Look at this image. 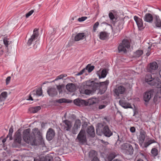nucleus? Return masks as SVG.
I'll return each instance as SVG.
<instances>
[{
    "mask_svg": "<svg viewBox=\"0 0 161 161\" xmlns=\"http://www.w3.org/2000/svg\"><path fill=\"white\" fill-rule=\"evenodd\" d=\"M109 83L108 80L100 82L99 83L95 82L94 81H87L85 87L86 88L81 93L86 95L92 94L94 93L97 94L102 95L106 91L107 86Z\"/></svg>",
    "mask_w": 161,
    "mask_h": 161,
    "instance_id": "nucleus-1",
    "label": "nucleus"
},
{
    "mask_svg": "<svg viewBox=\"0 0 161 161\" xmlns=\"http://www.w3.org/2000/svg\"><path fill=\"white\" fill-rule=\"evenodd\" d=\"M30 129H27L24 130L23 132V139L27 143L30 144L32 146H36L37 143L34 131H36L37 133L39 132L38 129L35 128L33 129V131L31 134L30 133Z\"/></svg>",
    "mask_w": 161,
    "mask_h": 161,
    "instance_id": "nucleus-2",
    "label": "nucleus"
},
{
    "mask_svg": "<svg viewBox=\"0 0 161 161\" xmlns=\"http://www.w3.org/2000/svg\"><path fill=\"white\" fill-rule=\"evenodd\" d=\"M97 134L101 136L102 134L107 137H110L113 135V132L109 129L108 125H104L103 123H98L96 129Z\"/></svg>",
    "mask_w": 161,
    "mask_h": 161,
    "instance_id": "nucleus-3",
    "label": "nucleus"
},
{
    "mask_svg": "<svg viewBox=\"0 0 161 161\" xmlns=\"http://www.w3.org/2000/svg\"><path fill=\"white\" fill-rule=\"evenodd\" d=\"M76 140L81 144H84L87 142L86 135L85 130L81 129L77 137Z\"/></svg>",
    "mask_w": 161,
    "mask_h": 161,
    "instance_id": "nucleus-4",
    "label": "nucleus"
},
{
    "mask_svg": "<svg viewBox=\"0 0 161 161\" xmlns=\"http://www.w3.org/2000/svg\"><path fill=\"white\" fill-rule=\"evenodd\" d=\"M12 147L14 148H19L20 147V128L14 134V142Z\"/></svg>",
    "mask_w": 161,
    "mask_h": 161,
    "instance_id": "nucleus-5",
    "label": "nucleus"
},
{
    "mask_svg": "<svg viewBox=\"0 0 161 161\" xmlns=\"http://www.w3.org/2000/svg\"><path fill=\"white\" fill-rule=\"evenodd\" d=\"M156 78L153 77L151 74H147L145 77V81L148 84L151 86H156Z\"/></svg>",
    "mask_w": 161,
    "mask_h": 161,
    "instance_id": "nucleus-6",
    "label": "nucleus"
},
{
    "mask_svg": "<svg viewBox=\"0 0 161 161\" xmlns=\"http://www.w3.org/2000/svg\"><path fill=\"white\" fill-rule=\"evenodd\" d=\"M156 92L154 89H151L145 92L143 95V99L146 102H149L150 99L155 94Z\"/></svg>",
    "mask_w": 161,
    "mask_h": 161,
    "instance_id": "nucleus-7",
    "label": "nucleus"
},
{
    "mask_svg": "<svg viewBox=\"0 0 161 161\" xmlns=\"http://www.w3.org/2000/svg\"><path fill=\"white\" fill-rule=\"evenodd\" d=\"M61 128L65 131H70L72 126L71 122L68 120H65L60 124Z\"/></svg>",
    "mask_w": 161,
    "mask_h": 161,
    "instance_id": "nucleus-8",
    "label": "nucleus"
},
{
    "mask_svg": "<svg viewBox=\"0 0 161 161\" xmlns=\"http://www.w3.org/2000/svg\"><path fill=\"white\" fill-rule=\"evenodd\" d=\"M39 36V33L38 31V29L35 28L33 31V33L32 36H31L28 41L27 44L28 46H30L31 45L32 43L35 41L36 39Z\"/></svg>",
    "mask_w": 161,
    "mask_h": 161,
    "instance_id": "nucleus-9",
    "label": "nucleus"
},
{
    "mask_svg": "<svg viewBox=\"0 0 161 161\" xmlns=\"http://www.w3.org/2000/svg\"><path fill=\"white\" fill-rule=\"evenodd\" d=\"M123 147L125 149L124 153L126 155H131L133 154L134 149L132 146L128 143L124 144Z\"/></svg>",
    "mask_w": 161,
    "mask_h": 161,
    "instance_id": "nucleus-10",
    "label": "nucleus"
},
{
    "mask_svg": "<svg viewBox=\"0 0 161 161\" xmlns=\"http://www.w3.org/2000/svg\"><path fill=\"white\" fill-rule=\"evenodd\" d=\"M126 91L125 87L122 85L117 86L114 90V92L115 95L119 96L120 94H123Z\"/></svg>",
    "mask_w": 161,
    "mask_h": 161,
    "instance_id": "nucleus-11",
    "label": "nucleus"
},
{
    "mask_svg": "<svg viewBox=\"0 0 161 161\" xmlns=\"http://www.w3.org/2000/svg\"><path fill=\"white\" fill-rule=\"evenodd\" d=\"M146 136L147 134L146 132L143 130H141L140 131V134L137 137L139 144L141 146H142Z\"/></svg>",
    "mask_w": 161,
    "mask_h": 161,
    "instance_id": "nucleus-12",
    "label": "nucleus"
},
{
    "mask_svg": "<svg viewBox=\"0 0 161 161\" xmlns=\"http://www.w3.org/2000/svg\"><path fill=\"white\" fill-rule=\"evenodd\" d=\"M55 135V132L54 130L52 128H50L47 132L46 139L49 141H51L54 137Z\"/></svg>",
    "mask_w": 161,
    "mask_h": 161,
    "instance_id": "nucleus-13",
    "label": "nucleus"
},
{
    "mask_svg": "<svg viewBox=\"0 0 161 161\" xmlns=\"http://www.w3.org/2000/svg\"><path fill=\"white\" fill-rule=\"evenodd\" d=\"M47 92L48 95L52 97H54L57 95V90L54 87H48Z\"/></svg>",
    "mask_w": 161,
    "mask_h": 161,
    "instance_id": "nucleus-14",
    "label": "nucleus"
},
{
    "mask_svg": "<svg viewBox=\"0 0 161 161\" xmlns=\"http://www.w3.org/2000/svg\"><path fill=\"white\" fill-rule=\"evenodd\" d=\"M158 65L156 62H154L150 64L149 67L148 69V71L152 73L153 70L157 69L158 68Z\"/></svg>",
    "mask_w": 161,
    "mask_h": 161,
    "instance_id": "nucleus-15",
    "label": "nucleus"
},
{
    "mask_svg": "<svg viewBox=\"0 0 161 161\" xmlns=\"http://www.w3.org/2000/svg\"><path fill=\"white\" fill-rule=\"evenodd\" d=\"M74 103L79 106H85V100L80 98L75 99L74 101Z\"/></svg>",
    "mask_w": 161,
    "mask_h": 161,
    "instance_id": "nucleus-16",
    "label": "nucleus"
},
{
    "mask_svg": "<svg viewBox=\"0 0 161 161\" xmlns=\"http://www.w3.org/2000/svg\"><path fill=\"white\" fill-rule=\"evenodd\" d=\"M119 103L121 106L125 108H132V107L130 103L126 102L124 100H120L119 101Z\"/></svg>",
    "mask_w": 161,
    "mask_h": 161,
    "instance_id": "nucleus-17",
    "label": "nucleus"
},
{
    "mask_svg": "<svg viewBox=\"0 0 161 161\" xmlns=\"http://www.w3.org/2000/svg\"><path fill=\"white\" fill-rule=\"evenodd\" d=\"M42 94V88H38L36 90H34L31 92V95H33V97L38 96H40Z\"/></svg>",
    "mask_w": 161,
    "mask_h": 161,
    "instance_id": "nucleus-18",
    "label": "nucleus"
},
{
    "mask_svg": "<svg viewBox=\"0 0 161 161\" xmlns=\"http://www.w3.org/2000/svg\"><path fill=\"white\" fill-rule=\"evenodd\" d=\"M14 130L13 129V127L12 126H11V127L9 129V133L8 135H7L6 137L4 138L2 140V142L4 143L6 141L8 137L9 138V140H12L13 139L12 136V134Z\"/></svg>",
    "mask_w": 161,
    "mask_h": 161,
    "instance_id": "nucleus-19",
    "label": "nucleus"
},
{
    "mask_svg": "<svg viewBox=\"0 0 161 161\" xmlns=\"http://www.w3.org/2000/svg\"><path fill=\"white\" fill-rule=\"evenodd\" d=\"M66 87L67 90L71 92H74L76 89L75 85L73 83H68L66 85Z\"/></svg>",
    "mask_w": 161,
    "mask_h": 161,
    "instance_id": "nucleus-20",
    "label": "nucleus"
},
{
    "mask_svg": "<svg viewBox=\"0 0 161 161\" xmlns=\"http://www.w3.org/2000/svg\"><path fill=\"white\" fill-rule=\"evenodd\" d=\"M86 132L91 136L94 137L95 136L94 127L93 126H89L87 128Z\"/></svg>",
    "mask_w": 161,
    "mask_h": 161,
    "instance_id": "nucleus-21",
    "label": "nucleus"
},
{
    "mask_svg": "<svg viewBox=\"0 0 161 161\" xmlns=\"http://www.w3.org/2000/svg\"><path fill=\"white\" fill-rule=\"evenodd\" d=\"M86 35L84 33H80L77 34L75 37V41H78L85 38Z\"/></svg>",
    "mask_w": 161,
    "mask_h": 161,
    "instance_id": "nucleus-22",
    "label": "nucleus"
},
{
    "mask_svg": "<svg viewBox=\"0 0 161 161\" xmlns=\"http://www.w3.org/2000/svg\"><path fill=\"white\" fill-rule=\"evenodd\" d=\"M7 96V93L6 92H2L0 95V105H2L4 104V101Z\"/></svg>",
    "mask_w": 161,
    "mask_h": 161,
    "instance_id": "nucleus-23",
    "label": "nucleus"
},
{
    "mask_svg": "<svg viewBox=\"0 0 161 161\" xmlns=\"http://www.w3.org/2000/svg\"><path fill=\"white\" fill-rule=\"evenodd\" d=\"M144 20L145 21L148 22H152L153 19L152 15L149 13L146 14L144 17Z\"/></svg>",
    "mask_w": 161,
    "mask_h": 161,
    "instance_id": "nucleus-24",
    "label": "nucleus"
},
{
    "mask_svg": "<svg viewBox=\"0 0 161 161\" xmlns=\"http://www.w3.org/2000/svg\"><path fill=\"white\" fill-rule=\"evenodd\" d=\"M134 19L136 22L139 28H142L143 26V22L142 19L135 16H134Z\"/></svg>",
    "mask_w": 161,
    "mask_h": 161,
    "instance_id": "nucleus-25",
    "label": "nucleus"
},
{
    "mask_svg": "<svg viewBox=\"0 0 161 161\" xmlns=\"http://www.w3.org/2000/svg\"><path fill=\"white\" fill-rule=\"evenodd\" d=\"M99 38L102 40H105L108 36V34L105 31H102L100 33L99 35Z\"/></svg>",
    "mask_w": 161,
    "mask_h": 161,
    "instance_id": "nucleus-26",
    "label": "nucleus"
},
{
    "mask_svg": "<svg viewBox=\"0 0 161 161\" xmlns=\"http://www.w3.org/2000/svg\"><path fill=\"white\" fill-rule=\"evenodd\" d=\"M154 23L157 27H161V20L158 16H156L154 19Z\"/></svg>",
    "mask_w": 161,
    "mask_h": 161,
    "instance_id": "nucleus-27",
    "label": "nucleus"
},
{
    "mask_svg": "<svg viewBox=\"0 0 161 161\" xmlns=\"http://www.w3.org/2000/svg\"><path fill=\"white\" fill-rule=\"evenodd\" d=\"M127 47H125L121 44H120L118 47L119 52V53H126L127 52Z\"/></svg>",
    "mask_w": 161,
    "mask_h": 161,
    "instance_id": "nucleus-28",
    "label": "nucleus"
},
{
    "mask_svg": "<svg viewBox=\"0 0 161 161\" xmlns=\"http://www.w3.org/2000/svg\"><path fill=\"white\" fill-rule=\"evenodd\" d=\"M96 103V100L94 98L90 99L88 101H85V106H91Z\"/></svg>",
    "mask_w": 161,
    "mask_h": 161,
    "instance_id": "nucleus-29",
    "label": "nucleus"
},
{
    "mask_svg": "<svg viewBox=\"0 0 161 161\" xmlns=\"http://www.w3.org/2000/svg\"><path fill=\"white\" fill-rule=\"evenodd\" d=\"M120 44L125 47H127V48H129L130 47V42L127 39H123L122 41V43Z\"/></svg>",
    "mask_w": 161,
    "mask_h": 161,
    "instance_id": "nucleus-30",
    "label": "nucleus"
},
{
    "mask_svg": "<svg viewBox=\"0 0 161 161\" xmlns=\"http://www.w3.org/2000/svg\"><path fill=\"white\" fill-rule=\"evenodd\" d=\"M107 74V71L106 69H103L102 71L101 75L98 74L99 79L104 78L106 77Z\"/></svg>",
    "mask_w": 161,
    "mask_h": 161,
    "instance_id": "nucleus-31",
    "label": "nucleus"
},
{
    "mask_svg": "<svg viewBox=\"0 0 161 161\" xmlns=\"http://www.w3.org/2000/svg\"><path fill=\"white\" fill-rule=\"evenodd\" d=\"M108 16L110 19L112 21L113 23L114 24L116 21V18L115 17L113 13L112 12H109Z\"/></svg>",
    "mask_w": 161,
    "mask_h": 161,
    "instance_id": "nucleus-32",
    "label": "nucleus"
},
{
    "mask_svg": "<svg viewBox=\"0 0 161 161\" xmlns=\"http://www.w3.org/2000/svg\"><path fill=\"white\" fill-rule=\"evenodd\" d=\"M97 152L94 150H92L90 151L89 153V156L90 158H95V157H97Z\"/></svg>",
    "mask_w": 161,
    "mask_h": 161,
    "instance_id": "nucleus-33",
    "label": "nucleus"
},
{
    "mask_svg": "<svg viewBox=\"0 0 161 161\" xmlns=\"http://www.w3.org/2000/svg\"><path fill=\"white\" fill-rule=\"evenodd\" d=\"M41 107L40 106L31 107L30 108V110L31 112L35 113L37 112L41 109Z\"/></svg>",
    "mask_w": 161,
    "mask_h": 161,
    "instance_id": "nucleus-34",
    "label": "nucleus"
},
{
    "mask_svg": "<svg viewBox=\"0 0 161 161\" xmlns=\"http://www.w3.org/2000/svg\"><path fill=\"white\" fill-rule=\"evenodd\" d=\"M67 76V75L66 74H63L60 75L58 76H57L56 79L53 81L52 82H53L56 81H57L58 80L60 79H64V77H66ZM65 79H64L65 80Z\"/></svg>",
    "mask_w": 161,
    "mask_h": 161,
    "instance_id": "nucleus-35",
    "label": "nucleus"
},
{
    "mask_svg": "<svg viewBox=\"0 0 161 161\" xmlns=\"http://www.w3.org/2000/svg\"><path fill=\"white\" fill-rule=\"evenodd\" d=\"M116 155L114 153H112L109 154L107 157L108 161H112V160L114 158Z\"/></svg>",
    "mask_w": 161,
    "mask_h": 161,
    "instance_id": "nucleus-36",
    "label": "nucleus"
},
{
    "mask_svg": "<svg viewBox=\"0 0 161 161\" xmlns=\"http://www.w3.org/2000/svg\"><path fill=\"white\" fill-rule=\"evenodd\" d=\"M95 66L93 65L91 66L90 64H88L86 67V70H88L89 73L91 72L94 69Z\"/></svg>",
    "mask_w": 161,
    "mask_h": 161,
    "instance_id": "nucleus-37",
    "label": "nucleus"
},
{
    "mask_svg": "<svg viewBox=\"0 0 161 161\" xmlns=\"http://www.w3.org/2000/svg\"><path fill=\"white\" fill-rule=\"evenodd\" d=\"M81 125V121L79 119H77L75 120V124H74V126L77 128H80Z\"/></svg>",
    "mask_w": 161,
    "mask_h": 161,
    "instance_id": "nucleus-38",
    "label": "nucleus"
},
{
    "mask_svg": "<svg viewBox=\"0 0 161 161\" xmlns=\"http://www.w3.org/2000/svg\"><path fill=\"white\" fill-rule=\"evenodd\" d=\"M143 51L141 50L137 51L134 53V56L138 58L141 56L143 54Z\"/></svg>",
    "mask_w": 161,
    "mask_h": 161,
    "instance_id": "nucleus-39",
    "label": "nucleus"
},
{
    "mask_svg": "<svg viewBox=\"0 0 161 161\" xmlns=\"http://www.w3.org/2000/svg\"><path fill=\"white\" fill-rule=\"evenodd\" d=\"M56 102L58 103H69V102L67 99L65 98H61L57 100L56 101Z\"/></svg>",
    "mask_w": 161,
    "mask_h": 161,
    "instance_id": "nucleus-40",
    "label": "nucleus"
},
{
    "mask_svg": "<svg viewBox=\"0 0 161 161\" xmlns=\"http://www.w3.org/2000/svg\"><path fill=\"white\" fill-rule=\"evenodd\" d=\"M151 153L153 156H156L158 154V150L156 148H153L151 150Z\"/></svg>",
    "mask_w": 161,
    "mask_h": 161,
    "instance_id": "nucleus-41",
    "label": "nucleus"
},
{
    "mask_svg": "<svg viewBox=\"0 0 161 161\" xmlns=\"http://www.w3.org/2000/svg\"><path fill=\"white\" fill-rule=\"evenodd\" d=\"M98 106V103H97L96 102L93 105L91 106V107L94 110L96 111L97 109Z\"/></svg>",
    "mask_w": 161,
    "mask_h": 161,
    "instance_id": "nucleus-42",
    "label": "nucleus"
},
{
    "mask_svg": "<svg viewBox=\"0 0 161 161\" xmlns=\"http://www.w3.org/2000/svg\"><path fill=\"white\" fill-rule=\"evenodd\" d=\"M78 129V128H77L74 127V126L72 128L71 130L72 133L74 134H76Z\"/></svg>",
    "mask_w": 161,
    "mask_h": 161,
    "instance_id": "nucleus-43",
    "label": "nucleus"
},
{
    "mask_svg": "<svg viewBox=\"0 0 161 161\" xmlns=\"http://www.w3.org/2000/svg\"><path fill=\"white\" fill-rule=\"evenodd\" d=\"M3 43L5 45L6 47V48L7 49H8V41L7 39H3Z\"/></svg>",
    "mask_w": 161,
    "mask_h": 161,
    "instance_id": "nucleus-44",
    "label": "nucleus"
},
{
    "mask_svg": "<svg viewBox=\"0 0 161 161\" xmlns=\"http://www.w3.org/2000/svg\"><path fill=\"white\" fill-rule=\"evenodd\" d=\"M99 25V22H97L95 23L93 25V30L94 31H96L97 30V29Z\"/></svg>",
    "mask_w": 161,
    "mask_h": 161,
    "instance_id": "nucleus-45",
    "label": "nucleus"
},
{
    "mask_svg": "<svg viewBox=\"0 0 161 161\" xmlns=\"http://www.w3.org/2000/svg\"><path fill=\"white\" fill-rule=\"evenodd\" d=\"M34 11L33 10H32L30 11L28 13L26 14V17L27 18H28L29 16H31L32 13L34 12Z\"/></svg>",
    "mask_w": 161,
    "mask_h": 161,
    "instance_id": "nucleus-46",
    "label": "nucleus"
},
{
    "mask_svg": "<svg viewBox=\"0 0 161 161\" xmlns=\"http://www.w3.org/2000/svg\"><path fill=\"white\" fill-rule=\"evenodd\" d=\"M11 77L10 76L8 77L6 80V85H8L10 82Z\"/></svg>",
    "mask_w": 161,
    "mask_h": 161,
    "instance_id": "nucleus-47",
    "label": "nucleus"
},
{
    "mask_svg": "<svg viewBox=\"0 0 161 161\" xmlns=\"http://www.w3.org/2000/svg\"><path fill=\"white\" fill-rule=\"evenodd\" d=\"M86 19V17H82L81 18H79L78 19V20L80 22L83 21L85 20Z\"/></svg>",
    "mask_w": 161,
    "mask_h": 161,
    "instance_id": "nucleus-48",
    "label": "nucleus"
},
{
    "mask_svg": "<svg viewBox=\"0 0 161 161\" xmlns=\"http://www.w3.org/2000/svg\"><path fill=\"white\" fill-rule=\"evenodd\" d=\"M57 88L58 90L59 93H60L62 92V85H59L57 86Z\"/></svg>",
    "mask_w": 161,
    "mask_h": 161,
    "instance_id": "nucleus-49",
    "label": "nucleus"
},
{
    "mask_svg": "<svg viewBox=\"0 0 161 161\" xmlns=\"http://www.w3.org/2000/svg\"><path fill=\"white\" fill-rule=\"evenodd\" d=\"M43 159H44V161H52L51 158L49 157H46Z\"/></svg>",
    "mask_w": 161,
    "mask_h": 161,
    "instance_id": "nucleus-50",
    "label": "nucleus"
},
{
    "mask_svg": "<svg viewBox=\"0 0 161 161\" xmlns=\"http://www.w3.org/2000/svg\"><path fill=\"white\" fill-rule=\"evenodd\" d=\"M130 131L132 133H134L135 132V131H136V129L133 126V127H131L130 128Z\"/></svg>",
    "mask_w": 161,
    "mask_h": 161,
    "instance_id": "nucleus-51",
    "label": "nucleus"
},
{
    "mask_svg": "<svg viewBox=\"0 0 161 161\" xmlns=\"http://www.w3.org/2000/svg\"><path fill=\"white\" fill-rule=\"evenodd\" d=\"M106 106L104 104L98 106V108L99 109H101L104 108Z\"/></svg>",
    "mask_w": 161,
    "mask_h": 161,
    "instance_id": "nucleus-52",
    "label": "nucleus"
},
{
    "mask_svg": "<svg viewBox=\"0 0 161 161\" xmlns=\"http://www.w3.org/2000/svg\"><path fill=\"white\" fill-rule=\"evenodd\" d=\"M149 143L151 144L153 143H155L156 142L154 140H150L148 141Z\"/></svg>",
    "mask_w": 161,
    "mask_h": 161,
    "instance_id": "nucleus-53",
    "label": "nucleus"
},
{
    "mask_svg": "<svg viewBox=\"0 0 161 161\" xmlns=\"http://www.w3.org/2000/svg\"><path fill=\"white\" fill-rule=\"evenodd\" d=\"M150 145V144L149 143L148 141L144 143V146L145 147H147Z\"/></svg>",
    "mask_w": 161,
    "mask_h": 161,
    "instance_id": "nucleus-54",
    "label": "nucleus"
},
{
    "mask_svg": "<svg viewBox=\"0 0 161 161\" xmlns=\"http://www.w3.org/2000/svg\"><path fill=\"white\" fill-rule=\"evenodd\" d=\"M91 161H99V160L97 157H95L92 159Z\"/></svg>",
    "mask_w": 161,
    "mask_h": 161,
    "instance_id": "nucleus-55",
    "label": "nucleus"
},
{
    "mask_svg": "<svg viewBox=\"0 0 161 161\" xmlns=\"http://www.w3.org/2000/svg\"><path fill=\"white\" fill-rule=\"evenodd\" d=\"M44 158H41V159H34V161H44Z\"/></svg>",
    "mask_w": 161,
    "mask_h": 161,
    "instance_id": "nucleus-56",
    "label": "nucleus"
},
{
    "mask_svg": "<svg viewBox=\"0 0 161 161\" xmlns=\"http://www.w3.org/2000/svg\"><path fill=\"white\" fill-rule=\"evenodd\" d=\"M32 96H33V95H31V93L30 94V96H29V99H28L29 100H31V101H33V99L32 98Z\"/></svg>",
    "mask_w": 161,
    "mask_h": 161,
    "instance_id": "nucleus-57",
    "label": "nucleus"
},
{
    "mask_svg": "<svg viewBox=\"0 0 161 161\" xmlns=\"http://www.w3.org/2000/svg\"><path fill=\"white\" fill-rule=\"evenodd\" d=\"M86 67L83 69H82V70H81V72H82V73L83 74L84 73L86 72Z\"/></svg>",
    "mask_w": 161,
    "mask_h": 161,
    "instance_id": "nucleus-58",
    "label": "nucleus"
},
{
    "mask_svg": "<svg viewBox=\"0 0 161 161\" xmlns=\"http://www.w3.org/2000/svg\"><path fill=\"white\" fill-rule=\"evenodd\" d=\"M133 144L135 146L136 148L137 149L138 148V146L136 143H134Z\"/></svg>",
    "mask_w": 161,
    "mask_h": 161,
    "instance_id": "nucleus-59",
    "label": "nucleus"
},
{
    "mask_svg": "<svg viewBox=\"0 0 161 161\" xmlns=\"http://www.w3.org/2000/svg\"><path fill=\"white\" fill-rule=\"evenodd\" d=\"M112 161H122L121 160L119 159H115L113 160H112Z\"/></svg>",
    "mask_w": 161,
    "mask_h": 161,
    "instance_id": "nucleus-60",
    "label": "nucleus"
},
{
    "mask_svg": "<svg viewBox=\"0 0 161 161\" xmlns=\"http://www.w3.org/2000/svg\"><path fill=\"white\" fill-rule=\"evenodd\" d=\"M104 119H105L106 121L107 122L109 121V120L108 119V118H107V117H105L104 118Z\"/></svg>",
    "mask_w": 161,
    "mask_h": 161,
    "instance_id": "nucleus-61",
    "label": "nucleus"
},
{
    "mask_svg": "<svg viewBox=\"0 0 161 161\" xmlns=\"http://www.w3.org/2000/svg\"><path fill=\"white\" fill-rule=\"evenodd\" d=\"M83 73L81 71H80L77 74L78 75H80L82 74Z\"/></svg>",
    "mask_w": 161,
    "mask_h": 161,
    "instance_id": "nucleus-62",
    "label": "nucleus"
},
{
    "mask_svg": "<svg viewBox=\"0 0 161 161\" xmlns=\"http://www.w3.org/2000/svg\"><path fill=\"white\" fill-rule=\"evenodd\" d=\"M3 53V51L2 50L0 51V54L1 55H2Z\"/></svg>",
    "mask_w": 161,
    "mask_h": 161,
    "instance_id": "nucleus-63",
    "label": "nucleus"
},
{
    "mask_svg": "<svg viewBox=\"0 0 161 161\" xmlns=\"http://www.w3.org/2000/svg\"><path fill=\"white\" fill-rule=\"evenodd\" d=\"M136 161H144L143 160H142V159L141 158H139V159H138Z\"/></svg>",
    "mask_w": 161,
    "mask_h": 161,
    "instance_id": "nucleus-64",
    "label": "nucleus"
}]
</instances>
